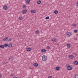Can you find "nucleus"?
<instances>
[{"instance_id":"nucleus-1","label":"nucleus","mask_w":78,"mask_h":78,"mask_svg":"<svg viewBox=\"0 0 78 78\" xmlns=\"http://www.w3.org/2000/svg\"><path fill=\"white\" fill-rule=\"evenodd\" d=\"M66 67H67V70H72V67L70 66V65H67Z\"/></svg>"},{"instance_id":"nucleus-2","label":"nucleus","mask_w":78,"mask_h":78,"mask_svg":"<svg viewBox=\"0 0 78 78\" xmlns=\"http://www.w3.org/2000/svg\"><path fill=\"white\" fill-rule=\"evenodd\" d=\"M47 59V57L45 55H43L42 57V60L43 61H46Z\"/></svg>"},{"instance_id":"nucleus-3","label":"nucleus","mask_w":78,"mask_h":78,"mask_svg":"<svg viewBox=\"0 0 78 78\" xmlns=\"http://www.w3.org/2000/svg\"><path fill=\"white\" fill-rule=\"evenodd\" d=\"M67 36L68 37H70L72 36V32H69L66 34Z\"/></svg>"},{"instance_id":"nucleus-4","label":"nucleus","mask_w":78,"mask_h":78,"mask_svg":"<svg viewBox=\"0 0 78 78\" xmlns=\"http://www.w3.org/2000/svg\"><path fill=\"white\" fill-rule=\"evenodd\" d=\"M32 50V48H27L26 49V50L27 51H30Z\"/></svg>"},{"instance_id":"nucleus-5","label":"nucleus","mask_w":78,"mask_h":78,"mask_svg":"<svg viewBox=\"0 0 78 78\" xmlns=\"http://www.w3.org/2000/svg\"><path fill=\"white\" fill-rule=\"evenodd\" d=\"M8 37H7L5 38H4L2 40L3 41L5 42V41H8Z\"/></svg>"},{"instance_id":"nucleus-6","label":"nucleus","mask_w":78,"mask_h":78,"mask_svg":"<svg viewBox=\"0 0 78 78\" xmlns=\"http://www.w3.org/2000/svg\"><path fill=\"white\" fill-rule=\"evenodd\" d=\"M26 5H28V4H30V1L31 0H26Z\"/></svg>"},{"instance_id":"nucleus-7","label":"nucleus","mask_w":78,"mask_h":78,"mask_svg":"<svg viewBox=\"0 0 78 78\" xmlns=\"http://www.w3.org/2000/svg\"><path fill=\"white\" fill-rule=\"evenodd\" d=\"M27 12V10L25 9L22 11V14H25V13H26Z\"/></svg>"},{"instance_id":"nucleus-8","label":"nucleus","mask_w":78,"mask_h":78,"mask_svg":"<svg viewBox=\"0 0 78 78\" xmlns=\"http://www.w3.org/2000/svg\"><path fill=\"white\" fill-rule=\"evenodd\" d=\"M69 59H73V58H74V56L72 55H69Z\"/></svg>"},{"instance_id":"nucleus-9","label":"nucleus","mask_w":78,"mask_h":78,"mask_svg":"<svg viewBox=\"0 0 78 78\" xmlns=\"http://www.w3.org/2000/svg\"><path fill=\"white\" fill-rule=\"evenodd\" d=\"M38 66H39V64L37 63H34V67H37Z\"/></svg>"},{"instance_id":"nucleus-10","label":"nucleus","mask_w":78,"mask_h":78,"mask_svg":"<svg viewBox=\"0 0 78 78\" xmlns=\"http://www.w3.org/2000/svg\"><path fill=\"white\" fill-rule=\"evenodd\" d=\"M3 8L4 10H6L8 9V6L7 5H5Z\"/></svg>"},{"instance_id":"nucleus-11","label":"nucleus","mask_w":78,"mask_h":78,"mask_svg":"<svg viewBox=\"0 0 78 78\" xmlns=\"http://www.w3.org/2000/svg\"><path fill=\"white\" fill-rule=\"evenodd\" d=\"M30 12L31 13H36V11L34 10H31Z\"/></svg>"},{"instance_id":"nucleus-12","label":"nucleus","mask_w":78,"mask_h":78,"mask_svg":"<svg viewBox=\"0 0 78 78\" xmlns=\"http://www.w3.org/2000/svg\"><path fill=\"white\" fill-rule=\"evenodd\" d=\"M41 51L42 53H45V52H46V50L45 49H42Z\"/></svg>"},{"instance_id":"nucleus-13","label":"nucleus","mask_w":78,"mask_h":78,"mask_svg":"<svg viewBox=\"0 0 78 78\" xmlns=\"http://www.w3.org/2000/svg\"><path fill=\"white\" fill-rule=\"evenodd\" d=\"M14 59V58L12 57H10L9 58V60H10V61H12Z\"/></svg>"},{"instance_id":"nucleus-14","label":"nucleus","mask_w":78,"mask_h":78,"mask_svg":"<svg viewBox=\"0 0 78 78\" xmlns=\"http://www.w3.org/2000/svg\"><path fill=\"white\" fill-rule=\"evenodd\" d=\"M8 46L9 48H11V47H12V44L9 43V44H8Z\"/></svg>"},{"instance_id":"nucleus-15","label":"nucleus","mask_w":78,"mask_h":78,"mask_svg":"<svg viewBox=\"0 0 78 78\" xmlns=\"http://www.w3.org/2000/svg\"><path fill=\"white\" fill-rule=\"evenodd\" d=\"M73 64H74V65H78V62L77 61H75L73 62Z\"/></svg>"},{"instance_id":"nucleus-16","label":"nucleus","mask_w":78,"mask_h":78,"mask_svg":"<svg viewBox=\"0 0 78 78\" xmlns=\"http://www.w3.org/2000/svg\"><path fill=\"white\" fill-rule=\"evenodd\" d=\"M0 48H5V46L3 44H1L0 45Z\"/></svg>"},{"instance_id":"nucleus-17","label":"nucleus","mask_w":78,"mask_h":78,"mask_svg":"<svg viewBox=\"0 0 78 78\" xmlns=\"http://www.w3.org/2000/svg\"><path fill=\"white\" fill-rule=\"evenodd\" d=\"M60 69V67L59 66H57L55 68L56 70H59Z\"/></svg>"},{"instance_id":"nucleus-18","label":"nucleus","mask_w":78,"mask_h":78,"mask_svg":"<svg viewBox=\"0 0 78 78\" xmlns=\"http://www.w3.org/2000/svg\"><path fill=\"white\" fill-rule=\"evenodd\" d=\"M67 46L68 48H70V44H67Z\"/></svg>"},{"instance_id":"nucleus-19","label":"nucleus","mask_w":78,"mask_h":78,"mask_svg":"<svg viewBox=\"0 0 78 78\" xmlns=\"http://www.w3.org/2000/svg\"><path fill=\"white\" fill-rule=\"evenodd\" d=\"M4 47H7L8 46V44H4Z\"/></svg>"},{"instance_id":"nucleus-20","label":"nucleus","mask_w":78,"mask_h":78,"mask_svg":"<svg viewBox=\"0 0 78 78\" xmlns=\"http://www.w3.org/2000/svg\"><path fill=\"white\" fill-rule=\"evenodd\" d=\"M73 78H78V74H76L73 77Z\"/></svg>"},{"instance_id":"nucleus-21","label":"nucleus","mask_w":78,"mask_h":78,"mask_svg":"<svg viewBox=\"0 0 78 78\" xmlns=\"http://www.w3.org/2000/svg\"><path fill=\"white\" fill-rule=\"evenodd\" d=\"M41 0L38 1L37 2V4H41Z\"/></svg>"},{"instance_id":"nucleus-22","label":"nucleus","mask_w":78,"mask_h":78,"mask_svg":"<svg viewBox=\"0 0 78 78\" xmlns=\"http://www.w3.org/2000/svg\"><path fill=\"white\" fill-rule=\"evenodd\" d=\"M52 41L53 42H56V39H55V38H53L52 39Z\"/></svg>"},{"instance_id":"nucleus-23","label":"nucleus","mask_w":78,"mask_h":78,"mask_svg":"<svg viewBox=\"0 0 78 78\" xmlns=\"http://www.w3.org/2000/svg\"><path fill=\"white\" fill-rule=\"evenodd\" d=\"M55 14H58V11L57 10H55L54 11Z\"/></svg>"},{"instance_id":"nucleus-24","label":"nucleus","mask_w":78,"mask_h":78,"mask_svg":"<svg viewBox=\"0 0 78 78\" xmlns=\"http://www.w3.org/2000/svg\"><path fill=\"white\" fill-rule=\"evenodd\" d=\"M19 19L20 20H23V18L22 17H19Z\"/></svg>"},{"instance_id":"nucleus-25","label":"nucleus","mask_w":78,"mask_h":78,"mask_svg":"<svg viewBox=\"0 0 78 78\" xmlns=\"http://www.w3.org/2000/svg\"><path fill=\"white\" fill-rule=\"evenodd\" d=\"M7 63H8V62H4L3 63V64H4V66H6V64H7Z\"/></svg>"},{"instance_id":"nucleus-26","label":"nucleus","mask_w":78,"mask_h":78,"mask_svg":"<svg viewBox=\"0 0 78 78\" xmlns=\"http://www.w3.org/2000/svg\"><path fill=\"white\" fill-rule=\"evenodd\" d=\"M74 32L75 33H77L78 32V30H74Z\"/></svg>"},{"instance_id":"nucleus-27","label":"nucleus","mask_w":78,"mask_h":78,"mask_svg":"<svg viewBox=\"0 0 78 78\" xmlns=\"http://www.w3.org/2000/svg\"><path fill=\"white\" fill-rule=\"evenodd\" d=\"M45 19H46V20H48V19H49V16H47L45 18Z\"/></svg>"},{"instance_id":"nucleus-28","label":"nucleus","mask_w":78,"mask_h":78,"mask_svg":"<svg viewBox=\"0 0 78 78\" xmlns=\"http://www.w3.org/2000/svg\"><path fill=\"white\" fill-rule=\"evenodd\" d=\"M39 30H37L36 31V34H38V33H39Z\"/></svg>"},{"instance_id":"nucleus-29","label":"nucleus","mask_w":78,"mask_h":78,"mask_svg":"<svg viewBox=\"0 0 78 78\" xmlns=\"http://www.w3.org/2000/svg\"><path fill=\"white\" fill-rule=\"evenodd\" d=\"M26 7H27V6L25 5H24L23 6V8H26Z\"/></svg>"},{"instance_id":"nucleus-30","label":"nucleus","mask_w":78,"mask_h":78,"mask_svg":"<svg viewBox=\"0 0 78 78\" xmlns=\"http://www.w3.org/2000/svg\"><path fill=\"white\" fill-rule=\"evenodd\" d=\"M12 41V39L10 38L9 39L8 41L9 42H10V41Z\"/></svg>"},{"instance_id":"nucleus-31","label":"nucleus","mask_w":78,"mask_h":78,"mask_svg":"<svg viewBox=\"0 0 78 78\" xmlns=\"http://www.w3.org/2000/svg\"><path fill=\"white\" fill-rule=\"evenodd\" d=\"M73 27H76V24L75 23L73 25Z\"/></svg>"},{"instance_id":"nucleus-32","label":"nucleus","mask_w":78,"mask_h":78,"mask_svg":"<svg viewBox=\"0 0 78 78\" xmlns=\"http://www.w3.org/2000/svg\"><path fill=\"white\" fill-rule=\"evenodd\" d=\"M76 6L78 7V2H77L76 4Z\"/></svg>"},{"instance_id":"nucleus-33","label":"nucleus","mask_w":78,"mask_h":78,"mask_svg":"<svg viewBox=\"0 0 78 78\" xmlns=\"http://www.w3.org/2000/svg\"><path fill=\"white\" fill-rule=\"evenodd\" d=\"M50 46H48L47 47V49H50Z\"/></svg>"},{"instance_id":"nucleus-34","label":"nucleus","mask_w":78,"mask_h":78,"mask_svg":"<svg viewBox=\"0 0 78 78\" xmlns=\"http://www.w3.org/2000/svg\"><path fill=\"white\" fill-rule=\"evenodd\" d=\"M2 74H1L0 73V78H2Z\"/></svg>"},{"instance_id":"nucleus-35","label":"nucleus","mask_w":78,"mask_h":78,"mask_svg":"<svg viewBox=\"0 0 78 78\" xmlns=\"http://www.w3.org/2000/svg\"><path fill=\"white\" fill-rule=\"evenodd\" d=\"M48 78H52V76H49L48 77Z\"/></svg>"},{"instance_id":"nucleus-36","label":"nucleus","mask_w":78,"mask_h":78,"mask_svg":"<svg viewBox=\"0 0 78 78\" xmlns=\"http://www.w3.org/2000/svg\"><path fill=\"white\" fill-rule=\"evenodd\" d=\"M30 69H31V70H33V68H32L30 67L29 68Z\"/></svg>"},{"instance_id":"nucleus-37","label":"nucleus","mask_w":78,"mask_h":78,"mask_svg":"<svg viewBox=\"0 0 78 78\" xmlns=\"http://www.w3.org/2000/svg\"><path fill=\"white\" fill-rule=\"evenodd\" d=\"M13 75H14V74H12L10 75V76H13Z\"/></svg>"},{"instance_id":"nucleus-38","label":"nucleus","mask_w":78,"mask_h":78,"mask_svg":"<svg viewBox=\"0 0 78 78\" xmlns=\"http://www.w3.org/2000/svg\"><path fill=\"white\" fill-rule=\"evenodd\" d=\"M13 78H18V77H17L14 76L13 77Z\"/></svg>"},{"instance_id":"nucleus-39","label":"nucleus","mask_w":78,"mask_h":78,"mask_svg":"<svg viewBox=\"0 0 78 78\" xmlns=\"http://www.w3.org/2000/svg\"><path fill=\"white\" fill-rule=\"evenodd\" d=\"M74 55H77V54L76 53H74Z\"/></svg>"},{"instance_id":"nucleus-40","label":"nucleus","mask_w":78,"mask_h":78,"mask_svg":"<svg viewBox=\"0 0 78 78\" xmlns=\"http://www.w3.org/2000/svg\"><path fill=\"white\" fill-rule=\"evenodd\" d=\"M75 40H77V38H75Z\"/></svg>"}]
</instances>
